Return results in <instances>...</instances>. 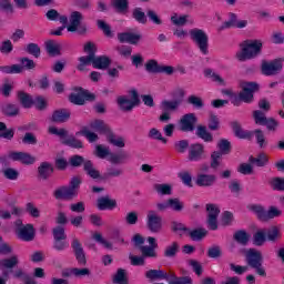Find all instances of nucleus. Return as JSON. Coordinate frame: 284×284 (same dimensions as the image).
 I'll list each match as a JSON object with an SVG mask.
<instances>
[{
  "label": "nucleus",
  "mask_w": 284,
  "mask_h": 284,
  "mask_svg": "<svg viewBox=\"0 0 284 284\" xmlns=\"http://www.w3.org/2000/svg\"><path fill=\"white\" fill-rule=\"evenodd\" d=\"M190 39L200 50L201 54L207 57L210 54V37L203 29L193 28L189 31Z\"/></svg>",
  "instance_id": "5"
},
{
  "label": "nucleus",
  "mask_w": 284,
  "mask_h": 284,
  "mask_svg": "<svg viewBox=\"0 0 284 284\" xmlns=\"http://www.w3.org/2000/svg\"><path fill=\"white\" fill-rule=\"evenodd\" d=\"M2 114L4 116H18L19 114V105L7 103L2 106Z\"/></svg>",
  "instance_id": "52"
},
{
  "label": "nucleus",
  "mask_w": 284,
  "mask_h": 284,
  "mask_svg": "<svg viewBox=\"0 0 284 284\" xmlns=\"http://www.w3.org/2000/svg\"><path fill=\"white\" fill-rule=\"evenodd\" d=\"M233 239L240 245H247L250 243V234L245 230H239L233 234Z\"/></svg>",
  "instance_id": "40"
},
{
  "label": "nucleus",
  "mask_w": 284,
  "mask_h": 284,
  "mask_svg": "<svg viewBox=\"0 0 284 284\" xmlns=\"http://www.w3.org/2000/svg\"><path fill=\"white\" fill-rule=\"evenodd\" d=\"M97 207L100 211L114 210L116 209V200L110 199V196H102L98 199Z\"/></svg>",
  "instance_id": "28"
},
{
  "label": "nucleus",
  "mask_w": 284,
  "mask_h": 284,
  "mask_svg": "<svg viewBox=\"0 0 284 284\" xmlns=\"http://www.w3.org/2000/svg\"><path fill=\"white\" fill-rule=\"evenodd\" d=\"M71 248L73 250V254L75 256V261H78V265H88V258L85 257V251L83 250V244L79 239L74 237L71 242Z\"/></svg>",
  "instance_id": "15"
},
{
  "label": "nucleus",
  "mask_w": 284,
  "mask_h": 284,
  "mask_svg": "<svg viewBox=\"0 0 284 284\" xmlns=\"http://www.w3.org/2000/svg\"><path fill=\"white\" fill-rule=\"evenodd\" d=\"M146 227L149 232L159 234L163 230V217L156 214V211L150 210L146 214Z\"/></svg>",
  "instance_id": "10"
},
{
  "label": "nucleus",
  "mask_w": 284,
  "mask_h": 284,
  "mask_svg": "<svg viewBox=\"0 0 284 284\" xmlns=\"http://www.w3.org/2000/svg\"><path fill=\"white\" fill-rule=\"evenodd\" d=\"M153 187L161 196H170L172 194V185L170 184H154Z\"/></svg>",
  "instance_id": "58"
},
{
  "label": "nucleus",
  "mask_w": 284,
  "mask_h": 284,
  "mask_svg": "<svg viewBox=\"0 0 284 284\" xmlns=\"http://www.w3.org/2000/svg\"><path fill=\"white\" fill-rule=\"evenodd\" d=\"M112 60L108 55L93 57V68L95 70H108Z\"/></svg>",
  "instance_id": "30"
},
{
  "label": "nucleus",
  "mask_w": 284,
  "mask_h": 284,
  "mask_svg": "<svg viewBox=\"0 0 284 284\" xmlns=\"http://www.w3.org/2000/svg\"><path fill=\"white\" fill-rule=\"evenodd\" d=\"M241 52L236 54L240 61H247L256 59L263 50V42L261 40H246L241 44Z\"/></svg>",
  "instance_id": "4"
},
{
  "label": "nucleus",
  "mask_w": 284,
  "mask_h": 284,
  "mask_svg": "<svg viewBox=\"0 0 284 284\" xmlns=\"http://www.w3.org/2000/svg\"><path fill=\"white\" fill-rule=\"evenodd\" d=\"M283 58L274 59L271 62H263L262 63V74L264 77H274V74H278L281 70H283Z\"/></svg>",
  "instance_id": "12"
},
{
  "label": "nucleus",
  "mask_w": 284,
  "mask_h": 284,
  "mask_svg": "<svg viewBox=\"0 0 284 284\" xmlns=\"http://www.w3.org/2000/svg\"><path fill=\"white\" fill-rule=\"evenodd\" d=\"M9 159L12 161H21L24 165H32L34 161H37L34 156L26 152H11L9 153Z\"/></svg>",
  "instance_id": "24"
},
{
  "label": "nucleus",
  "mask_w": 284,
  "mask_h": 284,
  "mask_svg": "<svg viewBox=\"0 0 284 284\" xmlns=\"http://www.w3.org/2000/svg\"><path fill=\"white\" fill-rule=\"evenodd\" d=\"M187 103L189 105H193V108H195L196 110H202V108H204V103H203V99H201L200 97H196L194 94L190 95L187 98Z\"/></svg>",
  "instance_id": "63"
},
{
  "label": "nucleus",
  "mask_w": 284,
  "mask_h": 284,
  "mask_svg": "<svg viewBox=\"0 0 284 284\" xmlns=\"http://www.w3.org/2000/svg\"><path fill=\"white\" fill-rule=\"evenodd\" d=\"M196 123H199V118L195 113H186L181 116L179 121V128L181 132H194L196 130Z\"/></svg>",
  "instance_id": "11"
},
{
  "label": "nucleus",
  "mask_w": 284,
  "mask_h": 284,
  "mask_svg": "<svg viewBox=\"0 0 284 284\" xmlns=\"http://www.w3.org/2000/svg\"><path fill=\"white\" fill-rule=\"evenodd\" d=\"M173 148L178 154H185L190 150V140L175 141Z\"/></svg>",
  "instance_id": "45"
},
{
  "label": "nucleus",
  "mask_w": 284,
  "mask_h": 284,
  "mask_svg": "<svg viewBox=\"0 0 284 284\" xmlns=\"http://www.w3.org/2000/svg\"><path fill=\"white\" fill-rule=\"evenodd\" d=\"M70 116H72V113L69 109H58L53 111L51 121L53 123H67V121H70Z\"/></svg>",
  "instance_id": "25"
},
{
  "label": "nucleus",
  "mask_w": 284,
  "mask_h": 284,
  "mask_svg": "<svg viewBox=\"0 0 284 284\" xmlns=\"http://www.w3.org/2000/svg\"><path fill=\"white\" fill-rule=\"evenodd\" d=\"M253 119L256 125H264L268 118L265 115V111L255 110L253 111Z\"/></svg>",
  "instance_id": "62"
},
{
  "label": "nucleus",
  "mask_w": 284,
  "mask_h": 284,
  "mask_svg": "<svg viewBox=\"0 0 284 284\" xmlns=\"http://www.w3.org/2000/svg\"><path fill=\"white\" fill-rule=\"evenodd\" d=\"M17 265H19L17 255L0 261V270H12L13 267H17Z\"/></svg>",
  "instance_id": "39"
},
{
  "label": "nucleus",
  "mask_w": 284,
  "mask_h": 284,
  "mask_svg": "<svg viewBox=\"0 0 284 284\" xmlns=\"http://www.w3.org/2000/svg\"><path fill=\"white\" fill-rule=\"evenodd\" d=\"M118 41L120 43H130V45H136L141 41V34L133 32L118 33Z\"/></svg>",
  "instance_id": "23"
},
{
  "label": "nucleus",
  "mask_w": 284,
  "mask_h": 284,
  "mask_svg": "<svg viewBox=\"0 0 284 284\" xmlns=\"http://www.w3.org/2000/svg\"><path fill=\"white\" fill-rule=\"evenodd\" d=\"M270 187L274 192H284V178L275 176L268 181Z\"/></svg>",
  "instance_id": "43"
},
{
  "label": "nucleus",
  "mask_w": 284,
  "mask_h": 284,
  "mask_svg": "<svg viewBox=\"0 0 284 284\" xmlns=\"http://www.w3.org/2000/svg\"><path fill=\"white\" fill-rule=\"evenodd\" d=\"M132 19H134V21L141 23L142 26H145V23H148V16H145V12H143V9L141 7L133 9Z\"/></svg>",
  "instance_id": "42"
},
{
  "label": "nucleus",
  "mask_w": 284,
  "mask_h": 284,
  "mask_svg": "<svg viewBox=\"0 0 284 284\" xmlns=\"http://www.w3.org/2000/svg\"><path fill=\"white\" fill-rule=\"evenodd\" d=\"M45 50L49 57H61V44L54 42V40L45 42Z\"/></svg>",
  "instance_id": "35"
},
{
  "label": "nucleus",
  "mask_w": 284,
  "mask_h": 284,
  "mask_svg": "<svg viewBox=\"0 0 284 284\" xmlns=\"http://www.w3.org/2000/svg\"><path fill=\"white\" fill-rule=\"evenodd\" d=\"M248 161L250 163L255 164L257 168H265V165L270 163V158L265 153H260L256 158L251 155Z\"/></svg>",
  "instance_id": "36"
},
{
  "label": "nucleus",
  "mask_w": 284,
  "mask_h": 284,
  "mask_svg": "<svg viewBox=\"0 0 284 284\" xmlns=\"http://www.w3.org/2000/svg\"><path fill=\"white\" fill-rule=\"evenodd\" d=\"M189 233V236L191 241H203L205 236H207V230L200 227V229H194L192 231H186Z\"/></svg>",
  "instance_id": "41"
},
{
  "label": "nucleus",
  "mask_w": 284,
  "mask_h": 284,
  "mask_svg": "<svg viewBox=\"0 0 284 284\" xmlns=\"http://www.w3.org/2000/svg\"><path fill=\"white\" fill-rule=\"evenodd\" d=\"M253 136H255V141L261 148V150H264V148L267 145V139H265V133L261 129H256L253 131Z\"/></svg>",
  "instance_id": "49"
},
{
  "label": "nucleus",
  "mask_w": 284,
  "mask_h": 284,
  "mask_svg": "<svg viewBox=\"0 0 284 284\" xmlns=\"http://www.w3.org/2000/svg\"><path fill=\"white\" fill-rule=\"evenodd\" d=\"M258 83L256 82H243L241 92L236 94H230L232 105L234 108H241V103H254V92H258Z\"/></svg>",
  "instance_id": "2"
},
{
  "label": "nucleus",
  "mask_w": 284,
  "mask_h": 284,
  "mask_svg": "<svg viewBox=\"0 0 284 284\" xmlns=\"http://www.w3.org/2000/svg\"><path fill=\"white\" fill-rule=\"evenodd\" d=\"M84 172L90 176V179H93V181H105L103 174L101 175V171L94 168V163H92L91 160H87L84 162Z\"/></svg>",
  "instance_id": "20"
},
{
  "label": "nucleus",
  "mask_w": 284,
  "mask_h": 284,
  "mask_svg": "<svg viewBox=\"0 0 284 284\" xmlns=\"http://www.w3.org/2000/svg\"><path fill=\"white\" fill-rule=\"evenodd\" d=\"M112 6L116 9V12H128L130 8V1L128 0H112Z\"/></svg>",
  "instance_id": "60"
},
{
  "label": "nucleus",
  "mask_w": 284,
  "mask_h": 284,
  "mask_svg": "<svg viewBox=\"0 0 284 284\" xmlns=\"http://www.w3.org/2000/svg\"><path fill=\"white\" fill-rule=\"evenodd\" d=\"M187 19H190L187 14L179 16V13H173L171 16V23L178 28L183 27L187 23Z\"/></svg>",
  "instance_id": "54"
},
{
  "label": "nucleus",
  "mask_w": 284,
  "mask_h": 284,
  "mask_svg": "<svg viewBox=\"0 0 284 284\" xmlns=\"http://www.w3.org/2000/svg\"><path fill=\"white\" fill-rule=\"evenodd\" d=\"M24 52L31 57H34V59H39V57H41V47L34 42H30L24 47Z\"/></svg>",
  "instance_id": "47"
},
{
  "label": "nucleus",
  "mask_w": 284,
  "mask_h": 284,
  "mask_svg": "<svg viewBox=\"0 0 284 284\" xmlns=\"http://www.w3.org/2000/svg\"><path fill=\"white\" fill-rule=\"evenodd\" d=\"M144 276L148 281H170V274L164 270L151 268L145 272Z\"/></svg>",
  "instance_id": "21"
},
{
  "label": "nucleus",
  "mask_w": 284,
  "mask_h": 284,
  "mask_svg": "<svg viewBox=\"0 0 284 284\" xmlns=\"http://www.w3.org/2000/svg\"><path fill=\"white\" fill-rule=\"evenodd\" d=\"M180 250L181 245L179 242L174 241L164 248L163 256L164 258H174L176 257V254H179Z\"/></svg>",
  "instance_id": "33"
},
{
  "label": "nucleus",
  "mask_w": 284,
  "mask_h": 284,
  "mask_svg": "<svg viewBox=\"0 0 284 284\" xmlns=\"http://www.w3.org/2000/svg\"><path fill=\"white\" fill-rule=\"evenodd\" d=\"M251 212L256 214L258 221H272V219H278L283 214V211L278 210L276 206H270L266 211L261 204H251L247 206Z\"/></svg>",
  "instance_id": "6"
},
{
  "label": "nucleus",
  "mask_w": 284,
  "mask_h": 284,
  "mask_svg": "<svg viewBox=\"0 0 284 284\" xmlns=\"http://www.w3.org/2000/svg\"><path fill=\"white\" fill-rule=\"evenodd\" d=\"M216 183V175L207 173H199L195 179L197 187H212Z\"/></svg>",
  "instance_id": "18"
},
{
  "label": "nucleus",
  "mask_w": 284,
  "mask_h": 284,
  "mask_svg": "<svg viewBox=\"0 0 284 284\" xmlns=\"http://www.w3.org/2000/svg\"><path fill=\"white\" fill-rule=\"evenodd\" d=\"M169 284H192V277L190 276H176L175 273H171L168 280Z\"/></svg>",
  "instance_id": "37"
},
{
  "label": "nucleus",
  "mask_w": 284,
  "mask_h": 284,
  "mask_svg": "<svg viewBox=\"0 0 284 284\" xmlns=\"http://www.w3.org/2000/svg\"><path fill=\"white\" fill-rule=\"evenodd\" d=\"M90 128L100 134L106 136L108 143L114 145V148H125V139L123 136H116L110 124L105 123L103 120H94L91 122Z\"/></svg>",
  "instance_id": "1"
},
{
  "label": "nucleus",
  "mask_w": 284,
  "mask_h": 284,
  "mask_svg": "<svg viewBox=\"0 0 284 284\" xmlns=\"http://www.w3.org/2000/svg\"><path fill=\"white\" fill-rule=\"evenodd\" d=\"M131 94V100L120 95L116 99V103L120 108V110H122V112H132V110H134V108H139V105H141V99L139 98V91H136V89H133L130 91Z\"/></svg>",
  "instance_id": "8"
},
{
  "label": "nucleus",
  "mask_w": 284,
  "mask_h": 284,
  "mask_svg": "<svg viewBox=\"0 0 284 284\" xmlns=\"http://www.w3.org/2000/svg\"><path fill=\"white\" fill-rule=\"evenodd\" d=\"M195 135L197 139L204 141V143H212L214 141V135L207 131V126L200 124L196 126Z\"/></svg>",
  "instance_id": "29"
},
{
  "label": "nucleus",
  "mask_w": 284,
  "mask_h": 284,
  "mask_svg": "<svg viewBox=\"0 0 284 284\" xmlns=\"http://www.w3.org/2000/svg\"><path fill=\"white\" fill-rule=\"evenodd\" d=\"M265 241H267V235H266L265 231L261 230V231H257L254 233L253 245L261 247L265 244Z\"/></svg>",
  "instance_id": "53"
},
{
  "label": "nucleus",
  "mask_w": 284,
  "mask_h": 284,
  "mask_svg": "<svg viewBox=\"0 0 284 284\" xmlns=\"http://www.w3.org/2000/svg\"><path fill=\"white\" fill-rule=\"evenodd\" d=\"M85 158H83V155H72L69 159V164L71 165V168H81V165H83V170H85Z\"/></svg>",
  "instance_id": "57"
},
{
  "label": "nucleus",
  "mask_w": 284,
  "mask_h": 284,
  "mask_svg": "<svg viewBox=\"0 0 284 284\" xmlns=\"http://www.w3.org/2000/svg\"><path fill=\"white\" fill-rule=\"evenodd\" d=\"M0 136L7 139V141H12L14 139V129H8L6 122H0Z\"/></svg>",
  "instance_id": "50"
},
{
  "label": "nucleus",
  "mask_w": 284,
  "mask_h": 284,
  "mask_svg": "<svg viewBox=\"0 0 284 284\" xmlns=\"http://www.w3.org/2000/svg\"><path fill=\"white\" fill-rule=\"evenodd\" d=\"M230 28L243 30V28H247V20H239V16L236 13L230 12L229 21H224L220 27V30H230Z\"/></svg>",
  "instance_id": "14"
},
{
  "label": "nucleus",
  "mask_w": 284,
  "mask_h": 284,
  "mask_svg": "<svg viewBox=\"0 0 284 284\" xmlns=\"http://www.w3.org/2000/svg\"><path fill=\"white\" fill-rule=\"evenodd\" d=\"M244 256L246 265L251 267V270H254L257 276H262L263 278L267 276L265 266H263V253H261V251L256 248H248Z\"/></svg>",
  "instance_id": "3"
},
{
  "label": "nucleus",
  "mask_w": 284,
  "mask_h": 284,
  "mask_svg": "<svg viewBox=\"0 0 284 284\" xmlns=\"http://www.w3.org/2000/svg\"><path fill=\"white\" fill-rule=\"evenodd\" d=\"M217 149L220 150L219 152L222 154H230L232 152V142L227 139H221L217 142Z\"/></svg>",
  "instance_id": "56"
},
{
  "label": "nucleus",
  "mask_w": 284,
  "mask_h": 284,
  "mask_svg": "<svg viewBox=\"0 0 284 284\" xmlns=\"http://www.w3.org/2000/svg\"><path fill=\"white\" fill-rule=\"evenodd\" d=\"M49 134H54L61 139L62 145H68V148H72L73 150H82L83 142L79 139H75L74 135L68 136V130L65 129H57L55 126L49 128Z\"/></svg>",
  "instance_id": "7"
},
{
  "label": "nucleus",
  "mask_w": 284,
  "mask_h": 284,
  "mask_svg": "<svg viewBox=\"0 0 284 284\" xmlns=\"http://www.w3.org/2000/svg\"><path fill=\"white\" fill-rule=\"evenodd\" d=\"M266 241L270 243H276V241H281L283 234L281 233V229L278 226H271L266 232Z\"/></svg>",
  "instance_id": "32"
},
{
  "label": "nucleus",
  "mask_w": 284,
  "mask_h": 284,
  "mask_svg": "<svg viewBox=\"0 0 284 284\" xmlns=\"http://www.w3.org/2000/svg\"><path fill=\"white\" fill-rule=\"evenodd\" d=\"M253 136H255V141L261 148V150H264V148L267 145V139H265V133L261 129H256L253 131Z\"/></svg>",
  "instance_id": "48"
},
{
  "label": "nucleus",
  "mask_w": 284,
  "mask_h": 284,
  "mask_svg": "<svg viewBox=\"0 0 284 284\" xmlns=\"http://www.w3.org/2000/svg\"><path fill=\"white\" fill-rule=\"evenodd\" d=\"M204 77L212 79L213 83H217V85L225 87V80L219 73L212 71V69H205Z\"/></svg>",
  "instance_id": "46"
},
{
  "label": "nucleus",
  "mask_w": 284,
  "mask_h": 284,
  "mask_svg": "<svg viewBox=\"0 0 284 284\" xmlns=\"http://www.w3.org/2000/svg\"><path fill=\"white\" fill-rule=\"evenodd\" d=\"M112 282L114 284H128V271L124 268H118L115 274L113 275Z\"/></svg>",
  "instance_id": "38"
},
{
  "label": "nucleus",
  "mask_w": 284,
  "mask_h": 284,
  "mask_svg": "<svg viewBox=\"0 0 284 284\" xmlns=\"http://www.w3.org/2000/svg\"><path fill=\"white\" fill-rule=\"evenodd\" d=\"M209 130L211 132H216V130H221V120L219 119V115L211 113L209 116Z\"/></svg>",
  "instance_id": "55"
},
{
  "label": "nucleus",
  "mask_w": 284,
  "mask_h": 284,
  "mask_svg": "<svg viewBox=\"0 0 284 284\" xmlns=\"http://www.w3.org/2000/svg\"><path fill=\"white\" fill-rule=\"evenodd\" d=\"M182 103V99L163 100L161 103V108L164 112H176V110H179Z\"/></svg>",
  "instance_id": "31"
},
{
  "label": "nucleus",
  "mask_w": 284,
  "mask_h": 284,
  "mask_svg": "<svg viewBox=\"0 0 284 284\" xmlns=\"http://www.w3.org/2000/svg\"><path fill=\"white\" fill-rule=\"evenodd\" d=\"M71 274L77 278H81L82 276H90V268L73 267L70 270V273H63V276H70Z\"/></svg>",
  "instance_id": "59"
},
{
  "label": "nucleus",
  "mask_w": 284,
  "mask_h": 284,
  "mask_svg": "<svg viewBox=\"0 0 284 284\" xmlns=\"http://www.w3.org/2000/svg\"><path fill=\"white\" fill-rule=\"evenodd\" d=\"M122 175H123V169L110 166L106 169V172L103 173V179L104 181H108V179H116Z\"/></svg>",
  "instance_id": "51"
},
{
  "label": "nucleus",
  "mask_w": 284,
  "mask_h": 284,
  "mask_svg": "<svg viewBox=\"0 0 284 284\" xmlns=\"http://www.w3.org/2000/svg\"><path fill=\"white\" fill-rule=\"evenodd\" d=\"M53 196L57 201H70V199H74L75 196L72 193V189L68 186H60L53 192Z\"/></svg>",
  "instance_id": "27"
},
{
  "label": "nucleus",
  "mask_w": 284,
  "mask_h": 284,
  "mask_svg": "<svg viewBox=\"0 0 284 284\" xmlns=\"http://www.w3.org/2000/svg\"><path fill=\"white\" fill-rule=\"evenodd\" d=\"M205 146L202 143H193L189 146L187 160L191 162L203 161Z\"/></svg>",
  "instance_id": "16"
},
{
  "label": "nucleus",
  "mask_w": 284,
  "mask_h": 284,
  "mask_svg": "<svg viewBox=\"0 0 284 284\" xmlns=\"http://www.w3.org/2000/svg\"><path fill=\"white\" fill-rule=\"evenodd\" d=\"M0 72H2V74H21V72H23V67L20 64L1 65Z\"/></svg>",
  "instance_id": "44"
},
{
  "label": "nucleus",
  "mask_w": 284,
  "mask_h": 284,
  "mask_svg": "<svg viewBox=\"0 0 284 284\" xmlns=\"http://www.w3.org/2000/svg\"><path fill=\"white\" fill-rule=\"evenodd\" d=\"M230 125L236 139L252 141V136H254V132L250 130H244L243 126H241V122L233 121L230 123Z\"/></svg>",
  "instance_id": "17"
},
{
  "label": "nucleus",
  "mask_w": 284,
  "mask_h": 284,
  "mask_svg": "<svg viewBox=\"0 0 284 284\" xmlns=\"http://www.w3.org/2000/svg\"><path fill=\"white\" fill-rule=\"evenodd\" d=\"M206 255L209 258H221L223 256V251L219 245H213L209 247Z\"/></svg>",
  "instance_id": "64"
},
{
  "label": "nucleus",
  "mask_w": 284,
  "mask_h": 284,
  "mask_svg": "<svg viewBox=\"0 0 284 284\" xmlns=\"http://www.w3.org/2000/svg\"><path fill=\"white\" fill-rule=\"evenodd\" d=\"M169 207L170 210H173V212H183L185 204H183L179 197H174L169 199Z\"/></svg>",
  "instance_id": "61"
},
{
  "label": "nucleus",
  "mask_w": 284,
  "mask_h": 284,
  "mask_svg": "<svg viewBox=\"0 0 284 284\" xmlns=\"http://www.w3.org/2000/svg\"><path fill=\"white\" fill-rule=\"evenodd\" d=\"M16 234L20 241H23L24 243H30L34 241V236H36L34 225L32 224L21 225L16 229Z\"/></svg>",
  "instance_id": "13"
},
{
  "label": "nucleus",
  "mask_w": 284,
  "mask_h": 284,
  "mask_svg": "<svg viewBox=\"0 0 284 284\" xmlns=\"http://www.w3.org/2000/svg\"><path fill=\"white\" fill-rule=\"evenodd\" d=\"M17 99L20 105H22V108H24L26 110H30V108L34 105V99L30 95V93L26 91H18Z\"/></svg>",
  "instance_id": "26"
},
{
  "label": "nucleus",
  "mask_w": 284,
  "mask_h": 284,
  "mask_svg": "<svg viewBox=\"0 0 284 284\" xmlns=\"http://www.w3.org/2000/svg\"><path fill=\"white\" fill-rule=\"evenodd\" d=\"M108 161L111 165H121L122 163H125V161H128V153H125L124 151L111 153Z\"/></svg>",
  "instance_id": "34"
},
{
  "label": "nucleus",
  "mask_w": 284,
  "mask_h": 284,
  "mask_svg": "<svg viewBox=\"0 0 284 284\" xmlns=\"http://www.w3.org/2000/svg\"><path fill=\"white\" fill-rule=\"evenodd\" d=\"M97 95L90 93V91L83 89L82 87L73 88V92L69 94V101L73 105H83L85 101H95Z\"/></svg>",
  "instance_id": "9"
},
{
  "label": "nucleus",
  "mask_w": 284,
  "mask_h": 284,
  "mask_svg": "<svg viewBox=\"0 0 284 284\" xmlns=\"http://www.w3.org/2000/svg\"><path fill=\"white\" fill-rule=\"evenodd\" d=\"M51 174H54V166L52 163L48 161L41 162L38 166V179H40V181H48Z\"/></svg>",
  "instance_id": "19"
},
{
  "label": "nucleus",
  "mask_w": 284,
  "mask_h": 284,
  "mask_svg": "<svg viewBox=\"0 0 284 284\" xmlns=\"http://www.w3.org/2000/svg\"><path fill=\"white\" fill-rule=\"evenodd\" d=\"M70 24L67 27L68 32H77L83 21V13L80 11H72L69 17Z\"/></svg>",
  "instance_id": "22"
}]
</instances>
